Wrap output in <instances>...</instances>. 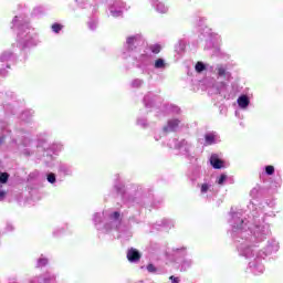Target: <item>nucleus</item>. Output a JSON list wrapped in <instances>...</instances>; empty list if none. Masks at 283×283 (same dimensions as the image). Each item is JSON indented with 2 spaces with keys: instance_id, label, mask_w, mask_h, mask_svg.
<instances>
[{
  "instance_id": "nucleus-40",
  "label": "nucleus",
  "mask_w": 283,
  "mask_h": 283,
  "mask_svg": "<svg viewBox=\"0 0 283 283\" xmlns=\"http://www.w3.org/2000/svg\"><path fill=\"white\" fill-rule=\"evenodd\" d=\"M147 271H148V273H156V266L154 264H148Z\"/></svg>"
},
{
  "instance_id": "nucleus-23",
  "label": "nucleus",
  "mask_w": 283,
  "mask_h": 283,
  "mask_svg": "<svg viewBox=\"0 0 283 283\" xmlns=\"http://www.w3.org/2000/svg\"><path fill=\"white\" fill-rule=\"evenodd\" d=\"M227 180H229V176L227 174H221L219 177H217L216 182L222 187L226 185Z\"/></svg>"
},
{
  "instance_id": "nucleus-9",
  "label": "nucleus",
  "mask_w": 283,
  "mask_h": 283,
  "mask_svg": "<svg viewBox=\"0 0 283 283\" xmlns=\"http://www.w3.org/2000/svg\"><path fill=\"white\" fill-rule=\"evenodd\" d=\"M161 103L163 97L154 93H148L144 96V105L147 109H151L153 107H160Z\"/></svg>"
},
{
  "instance_id": "nucleus-29",
  "label": "nucleus",
  "mask_w": 283,
  "mask_h": 283,
  "mask_svg": "<svg viewBox=\"0 0 283 283\" xmlns=\"http://www.w3.org/2000/svg\"><path fill=\"white\" fill-rule=\"evenodd\" d=\"M9 178L10 175L8 172H0V185H6Z\"/></svg>"
},
{
  "instance_id": "nucleus-28",
  "label": "nucleus",
  "mask_w": 283,
  "mask_h": 283,
  "mask_svg": "<svg viewBox=\"0 0 283 283\" xmlns=\"http://www.w3.org/2000/svg\"><path fill=\"white\" fill-rule=\"evenodd\" d=\"M46 180L50 182V185L56 184V175L54 172H50L46 175Z\"/></svg>"
},
{
  "instance_id": "nucleus-52",
  "label": "nucleus",
  "mask_w": 283,
  "mask_h": 283,
  "mask_svg": "<svg viewBox=\"0 0 283 283\" xmlns=\"http://www.w3.org/2000/svg\"><path fill=\"white\" fill-rule=\"evenodd\" d=\"M270 217H275V214L272 212L271 214H269Z\"/></svg>"
},
{
  "instance_id": "nucleus-2",
  "label": "nucleus",
  "mask_w": 283,
  "mask_h": 283,
  "mask_svg": "<svg viewBox=\"0 0 283 283\" xmlns=\"http://www.w3.org/2000/svg\"><path fill=\"white\" fill-rule=\"evenodd\" d=\"M11 23V28H15V30H18V43L22 45V48H35V45L41 43L39 32L30 25V19H28V15H15Z\"/></svg>"
},
{
  "instance_id": "nucleus-35",
  "label": "nucleus",
  "mask_w": 283,
  "mask_h": 283,
  "mask_svg": "<svg viewBox=\"0 0 283 283\" xmlns=\"http://www.w3.org/2000/svg\"><path fill=\"white\" fill-rule=\"evenodd\" d=\"M48 265V258L41 256L38 259V266H45Z\"/></svg>"
},
{
  "instance_id": "nucleus-37",
  "label": "nucleus",
  "mask_w": 283,
  "mask_h": 283,
  "mask_svg": "<svg viewBox=\"0 0 283 283\" xmlns=\"http://www.w3.org/2000/svg\"><path fill=\"white\" fill-rule=\"evenodd\" d=\"M196 72H205V63L198 62L195 66Z\"/></svg>"
},
{
  "instance_id": "nucleus-5",
  "label": "nucleus",
  "mask_w": 283,
  "mask_h": 283,
  "mask_svg": "<svg viewBox=\"0 0 283 283\" xmlns=\"http://www.w3.org/2000/svg\"><path fill=\"white\" fill-rule=\"evenodd\" d=\"M145 38L142 34H133L126 38L122 52L123 59H133V66L136 67V55L143 54L145 48Z\"/></svg>"
},
{
  "instance_id": "nucleus-1",
  "label": "nucleus",
  "mask_w": 283,
  "mask_h": 283,
  "mask_svg": "<svg viewBox=\"0 0 283 283\" xmlns=\"http://www.w3.org/2000/svg\"><path fill=\"white\" fill-rule=\"evenodd\" d=\"M251 210L248 219L242 210L231 212L229 224L232 228V238L237 244V251L241 258L248 260V269L253 275H262L266 268L264 260L280 251V242L270 239L263 250H258L260 242H264L271 235V224L266 222V213L258 210L255 205L249 206Z\"/></svg>"
},
{
  "instance_id": "nucleus-18",
  "label": "nucleus",
  "mask_w": 283,
  "mask_h": 283,
  "mask_svg": "<svg viewBox=\"0 0 283 283\" xmlns=\"http://www.w3.org/2000/svg\"><path fill=\"white\" fill-rule=\"evenodd\" d=\"M153 66L155 70H160L163 72L167 70V61H165L163 57H158L155 60V62H153Z\"/></svg>"
},
{
  "instance_id": "nucleus-30",
  "label": "nucleus",
  "mask_w": 283,
  "mask_h": 283,
  "mask_svg": "<svg viewBox=\"0 0 283 283\" xmlns=\"http://www.w3.org/2000/svg\"><path fill=\"white\" fill-rule=\"evenodd\" d=\"M8 196V190L3 189V186L0 185V202H3Z\"/></svg>"
},
{
  "instance_id": "nucleus-16",
  "label": "nucleus",
  "mask_w": 283,
  "mask_h": 283,
  "mask_svg": "<svg viewBox=\"0 0 283 283\" xmlns=\"http://www.w3.org/2000/svg\"><path fill=\"white\" fill-rule=\"evenodd\" d=\"M237 103H238L240 109H247L249 107L251 101L249 99V96L241 95L238 97Z\"/></svg>"
},
{
  "instance_id": "nucleus-22",
  "label": "nucleus",
  "mask_w": 283,
  "mask_h": 283,
  "mask_svg": "<svg viewBox=\"0 0 283 283\" xmlns=\"http://www.w3.org/2000/svg\"><path fill=\"white\" fill-rule=\"evenodd\" d=\"M129 85H130V87L133 90H140V87L143 85H145V80H143V78H134L133 81H130Z\"/></svg>"
},
{
  "instance_id": "nucleus-48",
  "label": "nucleus",
  "mask_w": 283,
  "mask_h": 283,
  "mask_svg": "<svg viewBox=\"0 0 283 283\" xmlns=\"http://www.w3.org/2000/svg\"><path fill=\"white\" fill-rule=\"evenodd\" d=\"M4 109H6V112H12V108H10L9 105H4Z\"/></svg>"
},
{
  "instance_id": "nucleus-43",
  "label": "nucleus",
  "mask_w": 283,
  "mask_h": 283,
  "mask_svg": "<svg viewBox=\"0 0 283 283\" xmlns=\"http://www.w3.org/2000/svg\"><path fill=\"white\" fill-rule=\"evenodd\" d=\"M250 195L252 196V198H256L258 197V188H254L250 191Z\"/></svg>"
},
{
  "instance_id": "nucleus-31",
  "label": "nucleus",
  "mask_w": 283,
  "mask_h": 283,
  "mask_svg": "<svg viewBox=\"0 0 283 283\" xmlns=\"http://www.w3.org/2000/svg\"><path fill=\"white\" fill-rule=\"evenodd\" d=\"M87 25H88L90 30L94 31V30H96V28H98V21L97 20H90Z\"/></svg>"
},
{
  "instance_id": "nucleus-45",
  "label": "nucleus",
  "mask_w": 283,
  "mask_h": 283,
  "mask_svg": "<svg viewBox=\"0 0 283 283\" xmlns=\"http://www.w3.org/2000/svg\"><path fill=\"white\" fill-rule=\"evenodd\" d=\"M44 10H43V7H36L35 9H34V13L35 14H39V12H43Z\"/></svg>"
},
{
  "instance_id": "nucleus-54",
  "label": "nucleus",
  "mask_w": 283,
  "mask_h": 283,
  "mask_svg": "<svg viewBox=\"0 0 283 283\" xmlns=\"http://www.w3.org/2000/svg\"><path fill=\"white\" fill-rule=\"evenodd\" d=\"M117 189V191H120V188H116Z\"/></svg>"
},
{
  "instance_id": "nucleus-26",
  "label": "nucleus",
  "mask_w": 283,
  "mask_h": 283,
  "mask_svg": "<svg viewBox=\"0 0 283 283\" xmlns=\"http://www.w3.org/2000/svg\"><path fill=\"white\" fill-rule=\"evenodd\" d=\"M193 264V261L191 259H185L181 262V271H188V269H191Z\"/></svg>"
},
{
  "instance_id": "nucleus-21",
  "label": "nucleus",
  "mask_w": 283,
  "mask_h": 283,
  "mask_svg": "<svg viewBox=\"0 0 283 283\" xmlns=\"http://www.w3.org/2000/svg\"><path fill=\"white\" fill-rule=\"evenodd\" d=\"M193 23L198 28H203V25H207V17H205V15H196L193 18Z\"/></svg>"
},
{
  "instance_id": "nucleus-44",
  "label": "nucleus",
  "mask_w": 283,
  "mask_h": 283,
  "mask_svg": "<svg viewBox=\"0 0 283 283\" xmlns=\"http://www.w3.org/2000/svg\"><path fill=\"white\" fill-rule=\"evenodd\" d=\"M171 109H172V113H174V114H180V107H178V106H172Z\"/></svg>"
},
{
  "instance_id": "nucleus-39",
  "label": "nucleus",
  "mask_w": 283,
  "mask_h": 283,
  "mask_svg": "<svg viewBox=\"0 0 283 283\" xmlns=\"http://www.w3.org/2000/svg\"><path fill=\"white\" fill-rule=\"evenodd\" d=\"M52 149H53L54 151H61V150L63 149V145H61V144H55V145L52 146Z\"/></svg>"
},
{
  "instance_id": "nucleus-33",
  "label": "nucleus",
  "mask_w": 283,
  "mask_h": 283,
  "mask_svg": "<svg viewBox=\"0 0 283 283\" xmlns=\"http://www.w3.org/2000/svg\"><path fill=\"white\" fill-rule=\"evenodd\" d=\"M265 174L266 176H273V174H275V167L274 166H265Z\"/></svg>"
},
{
  "instance_id": "nucleus-13",
  "label": "nucleus",
  "mask_w": 283,
  "mask_h": 283,
  "mask_svg": "<svg viewBox=\"0 0 283 283\" xmlns=\"http://www.w3.org/2000/svg\"><path fill=\"white\" fill-rule=\"evenodd\" d=\"M10 61H14V53L11 51H4L0 54V62L1 63H7V67L10 69Z\"/></svg>"
},
{
  "instance_id": "nucleus-7",
  "label": "nucleus",
  "mask_w": 283,
  "mask_h": 283,
  "mask_svg": "<svg viewBox=\"0 0 283 283\" xmlns=\"http://www.w3.org/2000/svg\"><path fill=\"white\" fill-rule=\"evenodd\" d=\"M175 149L188 158V160H193L196 158V153H193V145L186 139L175 140Z\"/></svg>"
},
{
  "instance_id": "nucleus-32",
  "label": "nucleus",
  "mask_w": 283,
  "mask_h": 283,
  "mask_svg": "<svg viewBox=\"0 0 283 283\" xmlns=\"http://www.w3.org/2000/svg\"><path fill=\"white\" fill-rule=\"evenodd\" d=\"M52 32H54L55 34H59V32H61L63 30V27L60 23H54L51 27Z\"/></svg>"
},
{
  "instance_id": "nucleus-17",
  "label": "nucleus",
  "mask_w": 283,
  "mask_h": 283,
  "mask_svg": "<svg viewBox=\"0 0 283 283\" xmlns=\"http://www.w3.org/2000/svg\"><path fill=\"white\" fill-rule=\"evenodd\" d=\"M8 134H10V130H8V124L6 122H0V145L6 140Z\"/></svg>"
},
{
  "instance_id": "nucleus-27",
  "label": "nucleus",
  "mask_w": 283,
  "mask_h": 283,
  "mask_svg": "<svg viewBox=\"0 0 283 283\" xmlns=\"http://www.w3.org/2000/svg\"><path fill=\"white\" fill-rule=\"evenodd\" d=\"M159 227H164L165 229H171V227H174V220L164 219Z\"/></svg>"
},
{
  "instance_id": "nucleus-51",
  "label": "nucleus",
  "mask_w": 283,
  "mask_h": 283,
  "mask_svg": "<svg viewBox=\"0 0 283 283\" xmlns=\"http://www.w3.org/2000/svg\"><path fill=\"white\" fill-rule=\"evenodd\" d=\"M197 174H200V168H197Z\"/></svg>"
},
{
  "instance_id": "nucleus-41",
  "label": "nucleus",
  "mask_w": 283,
  "mask_h": 283,
  "mask_svg": "<svg viewBox=\"0 0 283 283\" xmlns=\"http://www.w3.org/2000/svg\"><path fill=\"white\" fill-rule=\"evenodd\" d=\"M29 115H30V112L22 113L21 116H20L21 120H28Z\"/></svg>"
},
{
  "instance_id": "nucleus-50",
  "label": "nucleus",
  "mask_w": 283,
  "mask_h": 283,
  "mask_svg": "<svg viewBox=\"0 0 283 283\" xmlns=\"http://www.w3.org/2000/svg\"><path fill=\"white\" fill-rule=\"evenodd\" d=\"M118 235V238H125L126 235H132V234H117Z\"/></svg>"
},
{
  "instance_id": "nucleus-25",
  "label": "nucleus",
  "mask_w": 283,
  "mask_h": 283,
  "mask_svg": "<svg viewBox=\"0 0 283 283\" xmlns=\"http://www.w3.org/2000/svg\"><path fill=\"white\" fill-rule=\"evenodd\" d=\"M136 124L138 125V127H142L143 129H147V127H149V123L145 117H138Z\"/></svg>"
},
{
  "instance_id": "nucleus-12",
  "label": "nucleus",
  "mask_w": 283,
  "mask_h": 283,
  "mask_svg": "<svg viewBox=\"0 0 283 283\" xmlns=\"http://www.w3.org/2000/svg\"><path fill=\"white\" fill-rule=\"evenodd\" d=\"M13 143L18 146V149H23V147H30L32 145V139L21 136L18 139H13Z\"/></svg>"
},
{
  "instance_id": "nucleus-49",
  "label": "nucleus",
  "mask_w": 283,
  "mask_h": 283,
  "mask_svg": "<svg viewBox=\"0 0 283 283\" xmlns=\"http://www.w3.org/2000/svg\"><path fill=\"white\" fill-rule=\"evenodd\" d=\"M22 151H23V154H25L27 156H30V150H29V149H23Z\"/></svg>"
},
{
  "instance_id": "nucleus-15",
  "label": "nucleus",
  "mask_w": 283,
  "mask_h": 283,
  "mask_svg": "<svg viewBox=\"0 0 283 283\" xmlns=\"http://www.w3.org/2000/svg\"><path fill=\"white\" fill-rule=\"evenodd\" d=\"M127 259L129 262H138L140 260V252H138V250L132 248L127 252Z\"/></svg>"
},
{
  "instance_id": "nucleus-10",
  "label": "nucleus",
  "mask_w": 283,
  "mask_h": 283,
  "mask_svg": "<svg viewBox=\"0 0 283 283\" xmlns=\"http://www.w3.org/2000/svg\"><path fill=\"white\" fill-rule=\"evenodd\" d=\"M123 10H125V2L120 0L114 1L109 7L111 17L118 19V17H123Z\"/></svg>"
},
{
  "instance_id": "nucleus-34",
  "label": "nucleus",
  "mask_w": 283,
  "mask_h": 283,
  "mask_svg": "<svg viewBox=\"0 0 283 283\" xmlns=\"http://www.w3.org/2000/svg\"><path fill=\"white\" fill-rule=\"evenodd\" d=\"M92 1L94 0H76V3L81 7V8H85V6H90L92 3Z\"/></svg>"
},
{
  "instance_id": "nucleus-24",
  "label": "nucleus",
  "mask_w": 283,
  "mask_h": 283,
  "mask_svg": "<svg viewBox=\"0 0 283 283\" xmlns=\"http://www.w3.org/2000/svg\"><path fill=\"white\" fill-rule=\"evenodd\" d=\"M155 8L157 10V12H160V14H165L168 10V8L165 6V3L163 2H155Z\"/></svg>"
},
{
  "instance_id": "nucleus-8",
  "label": "nucleus",
  "mask_w": 283,
  "mask_h": 283,
  "mask_svg": "<svg viewBox=\"0 0 283 283\" xmlns=\"http://www.w3.org/2000/svg\"><path fill=\"white\" fill-rule=\"evenodd\" d=\"M199 196L206 200H211L216 196V186L213 180L205 179L201 184H198Z\"/></svg>"
},
{
  "instance_id": "nucleus-38",
  "label": "nucleus",
  "mask_w": 283,
  "mask_h": 283,
  "mask_svg": "<svg viewBox=\"0 0 283 283\" xmlns=\"http://www.w3.org/2000/svg\"><path fill=\"white\" fill-rule=\"evenodd\" d=\"M176 52H178V54L185 52V42L178 43V45L176 46Z\"/></svg>"
},
{
  "instance_id": "nucleus-11",
  "label": "nucleus",
  "mask_w": 283,
  "mask_h": 283,
  "mask_svg": "<svg viewBox=\"0 0 283 283\" xmlns=\"http://www.w3.org/2000/svg\"><path fill=\"white\" fill-rule=\"evenodd\" d=\"M182 127V122L178 118L169 119L167 125L164 126V134H169V132H178Z\"/></svg>"
},
{
  "instance_id": "nucleus-14",
  "label": "nucleus",
  "mask_w": 283,
  "mask_h": 283,
  "mask_svg": "<svg viewBox=\"0 0 283 283\" xmlns=\"http://www.w3.org/2000/svg\"><path fill=\"white\" fill-rule=\"evenodd\" d=\"M210 164L213 167V169H222V167H224V163L222 161V159H220V157L216 154L211 155L210 157Z\"/></svg>"
},
{
  "instance_id": "nucleus-19",
  "label": "nucleus",
  "mask_w": 283,
  "mask_h": 283,
  "mask_svg": "<svg viewBox=\"0 0 283 283\" xmlns=\"http://www.w3.org/2000/svg\"><path fill=\"white\" fill-rule=\"evenodd\" d=\"M205 138L206 145H216V143H218V135L216 133H208Z\"/></svg>"
},
{
  "instance_id": "nucleus-6",
  "label": "nucleus",
  "mask_w": 283,
  "mask_h": 283,
  "mask_svg": "<svg viewBox=\"0 0 283 283\" xmlns=\"http://www.w3.org/2000/svg\"><path fill=\"white\" fill-rule=\"evenodd\" d=\"M160 50H163L160 44H153L148 48H144L142 53H139L135 56L136 69L140 70V72L143 74H147L150 65L154 64V55L153 54H160Z\"/></svg>"
},
{
  "instance_id": "nucleus-3",
  "label": "nucleus",
  "mask_w": 283,
  "mask_h": 283,
  "mask_svg": "<svg viewBox=\"0 0 283 283\" xmlns=\"http://www.w3.org/2000/svg\"><path fill=\"white\" fill-rule=\"evenodd\" d=\"M93 222L97 231L103 233H125L123 216L119 211L105 210L93 216Z\"/></svg>"
},
{
  "instance_id": "nucleus-4",
  "label": "nucleus",
  "mask_w": 283,
  "mask_h": 283,
  "mask_svg": "<svg viewBox=\"0 0 283 283\" xmlns=\"http://www.w3.org/2000/svg\"><path fill=\"white\" fill-rule=\"evenodd\" d=\"M213 74H216L217 80L213 77H207L203 80V85L212 94H220L223 98H229V94H227L228 85L224 81H231V73L227 71V66L217 64L213 69Z\"/></svg>"
},
{
  "instance_id": "nucleus-47",
  "label": "nucleus",
  "mask_w": 283,
  "mask_h": 283,
  "mask_svg": "<svg viewBox=\"0 0 283 283\" xmlns=\"http://www.w3.org/2000/svg\"><path fill=\"white\" fill-rule=\"evenodd\" d=\"M8 74V71L4 69H0V76H6Z\"/></svg>"
},
{
  "instance_id": "nucleus-36",
  "label": "nucleus",
  "mask_w": 283,
  "mask_h": 283,
  "mask_svg": "<svg viewBox=\"0 0 283 283\" xmlns=\"http://www.w3.org/2000/svg\"><path fill=\"white\" fill-rule=\"evenodd\" d=\"M174 251H175V255H186L187 253V249L185 248H177Z\"/></svg>"
},
{
  "instance_id": "nucleus-46",
  "label": "nucleus",
  "mask_w": 283,
  "mask_h": 283,
  "mask_svg": "<svg viewBox=\"0 0 283 283\" xmlns=\"http://www.w3.org/2000/svg\"><path fill=\"white\" fill-rule=\"evenodd\" d=\"M171 283H179L180 279L176 277V276H170Z\"/></svg>"
},
{
  "instance_id": "nucleus-20",
  "label": "nucleus",
  "mask_w": 283,
  "mask_h": 283,
  "mask_svg": "<svg viewBox=\"0 0 283 283\" xmlns=\"http://www.w3.org/2000/svg\"><path fill=\"white\" fill-rule=\"evenodd\" d=\"M59 174H63V176H72V166H67L65 164H62L59 166V169H57Z\"/></svg>"
},
{
  "instance_id": "nucleus-53",
  "label": "nucleus",
  "mask_w": 283,
  "mask_h": 283,
  "mask_svg": "<svg viewBox=\"0 0 283 283\" xmlns=\"http://www.w3.org/2000/svg\"><path fill=\"white\" fill-rule=\"evenodd\" d=\"M155 140H159V138L157 136H155Z\"/></svg>"
},
{
  "instance_id": "nucleus-42",
  "label": "nucleus",
  "mask_w": 283,
  "mask_h": 283,
  "mask_svg": "<svg viewBox=\"0 0 283 283\" xmlns=\"http://www.w3.org/2000/svg\"><path fill=\"white\" fill-rule=\"evenodd\" d=\"M10 231H14V226H12L11 223H8L6 227V233H8Z\"/></svg>"
}]
</instances>
